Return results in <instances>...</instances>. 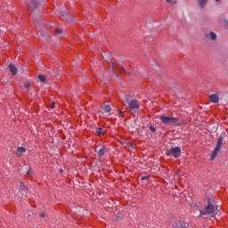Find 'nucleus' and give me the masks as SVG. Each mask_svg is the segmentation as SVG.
Segmentation results:
<instances>
[{
    "instance_id": "nucleus-10",
    "label": "nucleus",
    "mask_w": 228,
    "mask_h": 228,
    "mask_svg": "<svg viewBox=\"0 0 228 228\" xmlns=\"http://www.w3.org/2000/svg\"><path fill=\"white\" fill-rule=\"evenodd\" d=\"M24 152H26V148L18 147L17 152H16L18 156H22V154H24Z\"/></svg>"
},
{
    "instance_id": "nucleus-15",
    "label": "nucleus",
    "mask_w": 228,
    "mask_h": 228,
    "mask_svg": "<svg viewBox=\"0 0 228 228\" xmlns=\"http://www.w3.org/2000/svg\"><path fill=\"white\" fill-rule=\"evenodd\" d=\"M38 79H39V81H41L42 83H45V76H44V75H39V76H38Z\"/></svg>"
},
{
    "instance_id": "nucleus-7",
    "label": "nucleus",
    "mask_w": 228,
    "mask_h": 228,
    "mask_svg": "<svg viewBox=\"0 0 228 228\" xmlns=\"http://www.w3.org/2000/svg\"><path fill=\"white\" fill-rule=\"evenodd\" d=\"M38 6V3L36 0H31L28 2V9L33 12Z\"/></svg>"
},
{
    "instance_id": "nucleus-28",
    "label": "nucleus",
    "mask_w": 228,
    "mask_h": 228,
    "mask_svg": "<svg viewBox=\"0 0 228 228\" xmlns=\"http://www.w3.org/2000/svg\"><path fill=\"white\" fill-rule=\"evenodd\" d=\"M27 175H29V172H27Z\"/></svg>"
},
{
    "instance_id": "nucleus-14",
    "label": "nucleus",
    "mask_w": 228,
    "mask_h": 228,
    "mask_svg": "<svg viewBox=\"0 0 228 228\" xmlns=\"http://www.w3.org/2000/svg\"><path fill=\"white\" fill-rule=\"evenodd\" d=\"M166 2L167 3V4H170L171 6H174V4H177L176 0H166Z\"/></svg>"
},
{
    "instance_id": "nucleus-4",
    "label": "nucleus",
    "mask_w": 228,
    "mask_h": 228,
    "mask_svg": "<svg viewBox=\"0 0 228 228\" xmlns=\"http://www.w3.org/2000/svg\"><path fill=\"white\" fill-rule=\"evenodd\" d=\"M166 156H174V158H179L181 156V148L175 147L166 151Z\"/></svg>"
},
{
    "instance_id": "nucleus-26",
    "label": "nucleus",
    "mask_w": 228,
    "mask_h": 228,
    "mask_svg": "<svg viewBox=\"0 0 228 228\" xmlns=\"http://www.w3.org/2000/svg\"><path fill=\"white\" fill-rule=\"evenodd\" d=\"M119 115H124V111H120V112H119Z\"/></svg>"
},
{
    "instance_id": "nucleus-13",
    "label": "nucleus",
    "mask_w": 228,
    "mask_h": 228,
    "mask_svg": "<svg viewBox=\"0 0 228 228\" xmlns=\"http://www.w3.org/2000/svg\"><path fill=\"white\" fill-rule=\"evenodd\" d=\"M103 111H105V113H110V111H111V107L110 105H105L103 107Z\"/></svg>"
},
{
    "instance_id": "nucleus-22",
    "label": "nucleus",
    "mask_w": 228,
    "mask_h": 228,
    "mask_svg": "<svg viewBox=\"0 0 228 228\" xmlns=\"http://www.w3.org/2000/svg\"><path fill=\"white\" fill-rule=\"evenodd\" d=\"M215 3H217V4H220L222 3V0H214Z\"/></svg>"
},
{
    "instance_id": "nucleus-1",
    "label": "nucleus",
    "mask_w": 228,
    "mask_h": 228,
    "mask_svg": "<svg viewBox=\"0 0 228 228\" xmlns=\"http://www.w3.org/2000/svg\"><path fill=\"white\" fill-rule=\"evenodd\" d=\"M200 215H211L212 216H215L218 213V206L211 204V202L208 201V206L205 208V210H200Z\"/></svg>"
},
{
    "instance_id": "nucleus-21",
    "label": "nucleus",
    "mask_w": 228,
    "mask_h": 228,
    "mask_svg": "<svg viewBox=\"0 0 228 228\" xmlns=\"http://www.w3.org/2000/svg\"><path fill=\"white\" fill-rule=\"evenodd\" d=\"M142 181H149V178H148L147 176H142Z\"/></svg>"
},
{
    "instance_id": "nucleus-23",
    "label": "nucleus",
    "mask_w": 228,
    "mask_h": 228,
    "mask_svg": "<svg viewBox=\"0 0 228 228\" xmlns=\"http://www.w3.org/2000/svg\"><path fill=\"white\" fill-rule=\"evenodd\" d=\"M20 190H26V186L23 185V184H21V185H20Z\"/></svg>"
},
{
    "instance_id": "nucleus-25",
    "label": "nucleus",
    "mask_w": 228,
    "mask_h": 228,
    "mask_svg": "<svg viewBox=\"0 0 228 228\" xmlns=\"http://www.w3.org/2000/svg\"><path fill=\"white\" fill-rule=\"evenodd\" d=\"M54 104H55V102L52 103V109L54 108Z\"/></svg>"
},
{
    "instance_id": "nucleus-29",
    "label": "nucleus",
    "mask_w": 228,
    "mask_h": 228,
    "mask_svg": "<svg viewBox=\"0 0 228 228\" xmlns=\"http://www.w3.org/2000/svg\"><path fill=\"white\" fill-rule=\"evenodd\" d=\"M175 175H179V174L175 173Z\"/></svg>"
},
{
    "instance_id": "nucleus-9",
    "label": "nucleus",
    "mask_w": 228,
    "mask_h": 228,
    "mask_svg": "<svg viewBox=\"0 0 228 228\" xmlns=\"http://www.w3.org/2000/svg\"><path fill=\"white\" fill-rule=\"evenodd\" d=\"M9 69H10L11 74H12V76H15L18 72L17 67H15V65H13V64L9 65Z\"/></svg>"
},
{
    "instance_id": "nucleus-12",
    "label": "nucleus",
    "mask_w": 228,
    "mask_h": 228,
    "mask_svg": "<svg viewBox=\"0 0 228 228\" xmlns=\"http://www.w3.org/2000/svg\"><path fill=\"white\" fill-rule=\"evenodd\" d=\"M105 152H106V148L103 146L101 150H99L98 155L104 156Z\"/></svg>"
},
{
    "instance_id": "nucleus-8",
    "label": "nucleus",
    "mask_w": 228,
    "mask_h": 228,
    "mask_svg": "<svg viewBox=\"0 0 228 228\" xmlns=\"http://www.w3.org/2000/svg\"><path fill=\"white\" fill-rule=\"evenodd\" d=\"M210 102H212L214 104L218 103L220 101V98L218 97V94H211L209 96Z\"/></svg>"
},
{
    "instance_id": "nucleus-6",
    "label": "nucleus",
    "mask_w": 228,
    "mask_h": 228,
    "mask_svg": "<svg viewBox=\"0 0 228 228\" xmlns=\"http://www.w3.org/2000/svg\"><path fill=\"white\" fill-rule=\"evenodd\" d=\"M197 3H198L199 8H200L201 10H204V8L208 6V3H209V0H197Z\"/></svg>"
},
{
    "instance_id": "nucleus-27",
    "label": "nucleus",
    "mask_w": 228,
    "mask_h": 228,
    "mask_svg": "<svg viewBox=\"0 0 228 228\" xmlns=\"http://www.w3.org/2000/svg\"><path fill=\"white\" fill-rule=\"evenodd\" d=\"M60 172H61H61H63V169H60Z\"/></svg>"
},
{
    "instance_id": "nucleus-16",
    "label": "nucleus",
    "mask_w": 228,
    "mask_h": 228,
    "mask_svg": "<svg viewBox=\"0 0 228 228\" xmlns=\"http://www.w3.org/2000/svg\"><path fill=\"white\" fill-rule=\"evenodd\" d=\"M173 227H175V228H179V227H181V222H179V221L175 222V224H173Z\"/></svg>"
},
{
    "instance_id": "nucleus-11",
    "label": "nucleus",
    "mask_w": 228,
    "mask_h": 228,
    "mask_svg": "<svg viewBox=\"0 0 228 228\" xmlns=\"http://www.w3.org/2000/svg\"><path fill=\"white\" fill-rule=\"evenodd\" d=\"M208 37H209L210 40H213V42H215L217 38L216 33H215L213 31H210L208 33Z\"/></svg>"
},
{
    "instance_id": "nucleus-2",
    "label": "nucleus",
    "mask_w": 228,
    "mask_h": 228,
    "mask_svg": "<svg viewBox=\"0 0 228 228\" xmlns=\"http://www.w3.org/2000/svg\"><path fill=\"white\" fill-rule=\"evenodd\" d=\"M224 142V137L220 136L217 139V142H216V146L214 150V151L212 152L211 158L210 159L213 160L216 158V156L218 155V152H220V149H222V142Z\"/></svg>"
},
{
    "instance_id": "nucleus-3",
    "label": "nucleus",
    "mask_w": 228,
    "mask_h": 228,
    "mask_svg": "<svg viewBox=\"0 0 228 228\" xmlns=\"http://www.w3.org/2000/svg\"><path fill=\"white\" fill-rule=\"evenodd\" d=\"M159 118L163 124H166V126H172V124H175L177 122V118L172 117L160 116Z\"/></svg>"
},
{
    "instance_id": "nucleus-24",
    "label": "nucleus",
    "mask_w": 228,
    "mask_h": 228,
    "mask_svg": "<svg viewBox=\"0 0 228 228\" xmlns=\"http://www.w3.org/2000/svg\"><path fill=\"white\" fill-rule=\"evenodd\" d=\"M40 216H42V218H44V217L45 216V214L41 213V214H40Z\"/></svg>"
},
{
    "instance_id": "nucleus-18",
    "label": "nucleus",
    "mask_w": 228,
    "mask_h": 228,
    "mask_svg": "<svg viewBox=\"0 0 228 228\" xmlns=\"http://www.w3.org/2000/svg\"><path fill=\"white\" fill-rule=\"evenodd\" d=\"M151 131H152V133L156 132V128L152 126H150Z\"/></svg>"
},
{
    "instance_id": "nucleus-17",
    "label": "nucleus",
    "mask_w": 228,
    "mask_h": 228,
    "mask_svg": "<svg viewBox=\"0 0 228 228\" xmlns=\"http://www.w3.org/2000/svg\"><path fill=\"white\" fill-rule=\"evenodd\" d=\"M97 134H104V133H102V128H97Z\"/></svg>"
},
{
    "instance_id": "nucleus-19",
    "label": "nucleus",
    "mask_w": 228,
    "mask_h": 228,
    "mask_svg": "<svg viewBox=\"0 0 228 228\" xmlns=\"http://www.w3.org/2000/svg\"><path fill=\"white\" fill-rule=\"evenodd\" d=\"M63 30L61 28H57L56 33L61 34Z\"/></svg>"
},
{
    "instance_id": "nucleus-5",
    "label": "nucleus",
    "mask_w": 228,
    "mask_h": 228,
    "mask_svg": "<svg viewBox=\"0 0 228 228\" xmlns=\"http://www.w3.org/2000/svg\"><path fill=\"white\" fill-rule=\"evenodd\" d=\"M128 108L130 110H138L140 108V103L136 100H132L128 104Z\"/></svg>"
},
{
    "instance_id": "nucleus-20",
    "label": "nucleus",
    "mask_w": 228,
    "mask_h": 228,
    "mask_svg": "<svg viewBox=\"0 0 228 228\" xmlns=\"http://www.w3.org/2000/svg\"><path fill=\"white\" fill-rule=\"evenodd\" d=\"M30 86H31V84L29 83L25 84V88H29Z\"/></svg>"
}]
</instances>
